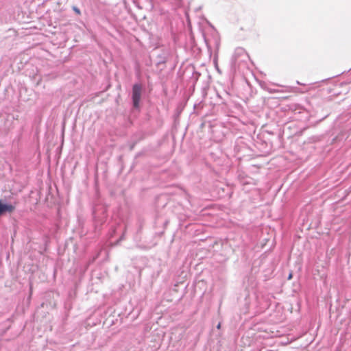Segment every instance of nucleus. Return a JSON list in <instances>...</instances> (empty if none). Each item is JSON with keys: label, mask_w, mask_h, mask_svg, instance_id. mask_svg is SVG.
Instances as JSON below:
<instances>
[{"label": "nucleus", "mask_w": 351, "mask_h": 351, "mask_svg": "<svg viewBox=\"0 0 351 351\" xmlns=\"http://www.w3.org/2000/svg\"><path fill=\"white\" fill-rule=\"evenodd\" d=\"M142 86L135 84L132 87V100L134 108H138L141 98Z\"/></svg>", "instance_id": "nucleus-1"}, {"label": "nucleus", "mask_w": 351, "mask_h": 351, "mask_svg": "<svg viewBox=\"0 0 351 351\" xmlns=\"http://www.w3.org/2000/svg\"><path fill=\"white\" fill-rule=\"evenodd\" d=\"M15 210V206L12 204H5L0 200V215H2L4 213L8 212L12 213Z\"/></svg>", "instance_id": "nucleus-2"}, {"label": "nucleus", "mask_w": 351, "mask_h": 351, "mask_svg": "<svg viewBox=\"0 0 351 351\" xmlns=\"http://www.w3.org/2000/svg\"><path fill=\"white\" fill-rule=\"evenodd\" d=\"M73 11L77 14V15H80L81 14V12L79 8H77V7H73Z\"/></svg>", "instance_id": "nucleus-3"}, {"label": "nucleus", "mask_w": 351, "mask_h": 351, "mask_svg": "<svg viewBox=\"0 0 351 351\" xmlns=\"http://www.w3.org/2000/svg\"><path fill=\"white\" fill-rule=\"evenodd\" d=\"M291 278H292V274H290L289 276L288 279L290 280V279H291Z\"/></svg>", "instance_id": "nucleus-4"}, {"label": "nucleus", "mask_w": 351, "mask_h": 351, "mask_svg": "<svg viewBox=\"0 0 351 351\" xmlns=\"http://www.w3.org/2000/svg\"><path fill=\"white\" fill-rule=\"evenodd\" d=\"M221 327V324L219 323L218 325H217V328L219 329Z\"/></svg>", "instance_id": "nucleus-5"}]
</instances>
